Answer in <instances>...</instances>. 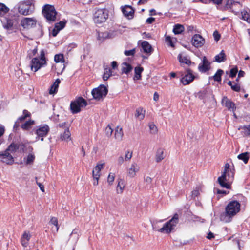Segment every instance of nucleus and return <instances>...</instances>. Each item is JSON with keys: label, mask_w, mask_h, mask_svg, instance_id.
<instances>
[{"label": "nucleus", "mask_w": 250, "mask_h": 250, "mask_svg": "<svg viewBox=\"0 0 250 250\" xmlns=\"http://www.w3.org/2000/svg\"><path fill=\"white\" fill-rule=\"evenodd\" d=\"M60 82L61 81L59 79H57L55 80L50 88L49 93L50 94H53L57 92L59 84L60 83Z\"/></svg>", "instance_id": "obj_29"}, {"label": "nucleus", "mask_w": 250, "mask_h": 250, "mask_svg": "<svg viewBox=\"0 0 250 250\" xmlns=\"http://www.w3.org/2000/svg\"><path fill=\"white\" fill-rule=\"evenodd\" d=\"M231 88L234 91L236 92H239L240 90V86L239 85L237 84H235L234 85H233Z\"/></svg>", "instance_id": "obj_58"}, {"label": "nucleus", "mask_w": 250, "mask_h": 250, "mask_svg": "<svg viewBox=\"0 0 250 250\" xmlns=\"http://www.w3.org/2000/svg\"><path fill=\"white\" fill-rule=\"evenodd\" d=\"M122 11L124 16L129 19L133 18L134 13V10L131 6L125 5L122 7Z\"/></svg>", "instance_id": "obj_18"}, {"label": "nucleus", "mask_w": 250, "mask_h": 250, "mask_svg": "<svg viewBox=\"0 0 250 250\" xmlns=\"http://www.w3.org/2000/svg\"><path fill=\"white\" fill-rule=\"evenodd\" d=\"M113 131V130L111 127V126L109 125H108L105 129V132L106 135L108 137H110L112 134Z\"/></svg>", "instance_id": "obj_48"}, {"label": "nucleus", "mask_w": 250, "mask_h": 250, "mask_svg": "<svg viewBox=\"0 0 250 250\" xmlns=\"http://www.w3.org/2000/svg\"><path fill=\"white\" fill-rule=\"evenodd\" d=\"M222 104L229 110L233 111L235 104L227 97H224L222 100Z\"/></svg>", "instance_id": "obj_20"}, {"label": "nucleus", "mask_w": 250, "mask_h": 250, "mask_svg": "<svg viewBox=\"0 0 250 250\" xmlns=\"http://www.w3.org/2000/svg\"><path fill=\"white\" fill-rule=\"evenodd\" d=\"M238 159L242 160L245 164H247L249 159V153L248 152L240 154L237 156Z\"/></svg>", "instance_id": "obj_33"}, {"label": "nucleus", "mask_w": 250, "mask_h": 250, "mask_svg": "<svg viewBox=\"0 0 250 250\" xmlns=\"http://www.w3.org/2000/svg\"><path fill=\"white\" fill-rule=\"evenodd\" d=\"M34 121L30 120L22 124L21 127L24 130H28L31 128V125H34Z\"/></svg>", "instance_id": "obj_38"}, {"label": "nucleus", "mask_w": 250, "mask_h": 250, "mask_svg": "<svg viewBox=\"0 0 250 250\" xmlns=\"http://www.w3.org/2000/svg\"><path fill=\"white\" fill-rule=\"evenodd\" d=\"M242 19L250 23V15L247 11L242 12Z\"/></svg>", "instance_id": "obj_46"}, {"label": "nucleus", "mask_w": 250, "mask_h": 250, "mask_svg": "<svg viewBox=\"0 0 250 250\" xmlns=\"http://www.w3.org/2000/svg\"><path fill=\"white\" fill-rule=\"evenodd\" d=\"M132 156V152H130L129 151L125 152V160L126 161L130 160L131 159Z\"/></svg>", "instance_id": "obj_54"}, {"label": "nucleus", "mask_w": 250, "mask_h": 250, "mask_svg": "<svg viewBox=\"0 0 250 250\" xmlns=\"http://www.w3.org/2000/svg\"><path fill=\"white\" fill-rule=\"evenodd\" d=\"M192 44L195 47H200L205 43L204 39L199 34L194 35L192 38Z\"/></svg>", "instance_id": "obj_12"}, {"label": "nucleus", "mask_w": 250, "mask_h": 250, "mask_svg": "<svg viewBox=\"0 0 250 250\" xmlns=\"http://www.w3.org/2000/svg\"><path fill=\"white\" fill-rule=\"evenodd\" d=\"M149 127L150 129V130L151 131V133L152 134H155L157 132V128L156 126L154 124H150L149 125Z\"/></svg>", "instance_id": "obj_51"}, {"label": "nucleus", "mask_w": 250, "mask_h": 250, "mask_svg": "<svg viewBox=\"0 0 250 250\" xmlns=\"http://www.w3.org/2000/svg\"><path fill=\"white\" fill-rule=\"evenodd\" d=\"M155 19L154 18H148V19H146V22L148 24H151L155 21Z\"/></svg>", "instance_id": "obj_62"}, {"label": "nucleus", "mask_w": 250, "mask_h": 250, "mask_svg": "<svg viewBox=\"0 0 250 250\" xmlns=\"http://www.w3.org/2000/svg\"><path fill=\"white\" fill-rule=\"evenodd\" d=\"M37 53V48L36 47L33 50H31L30 52L28 53V56L30 58L31 57L35 56Z\"/></svg>", "instance_id": "obj_56"}, {"label": "nucleus", "mask_w": 250, "mask_h": 250, "mask_svg": "<svg viewBox=\"0 0 250 250\" xmlns=\"http://www.w3.org/2000/svg\"><path fill=\"white\" fill-rule=\"evenodd\" d=\"M207 91L206 90H204L202 92H200L198 93L199 98L201 99H204Z\"/></svg>", "instance_id": "obj_61"}, {"label": "nucleus", "mask_w": 250, "mask_h": 250, "mask_svg": "<svg viewBox=\"0 0 250 250\" xmlns=\"http://www.w3.org/2000/svg\"><path fill=\"white\" fill-rule=\"evenodd\" d=\"M36 22L33 18H24L21 21V24L24 28H30L35 26Z\"/></svg>", "instance_id": "obj_10"}, {"label": "nucleus", "mask_w": 250, "mask_h": 250, "mask_svg": "<svg viewBox=\"0 0 250 250\" xmlns=\"http://www.w3.org/2000/svg\"><path fill=\"white\" fill-rule=\"evenodd\" d=\"M143 68L141 66H137L135 68V75L133 78L134 80H139L141 79V73L143 71Z\"/></svg>", "instance_id": "obj_28"}, {"label": "nucleus", "mask_w": 250, "mask_h": 250, "mask_svg": "<svg viewBox=\"0 0 250 250\" xmlns=\"http://www.w3.org/2000/svg\"><path fill=\"white\" fill-rule=\"evenodd\" d=\"M166 41L168 43V45L171 47H174L173 43L172 42L171 38L170 36H167L166 37Z\"/></svg>", "instance_id": "obj_57"}, {"label": "nucleus", "mask_w": 250, "mask_h": 250, "mask_svg": "<svg viewBox=\"0 0 250 250\" xmlns=\"http://www.w3.org/2000/svg\"><path fill=\"white\" fill-rule=\"evenodd\" d=\"M45 63V52L43 50H42L40 52V58L35 57L32 59L30 63L31 69L36 72Z\"/></svg>", "instance_id": "obj_3"}, {"label": "nucleus", "mask_w": 250, "mask_h": 250, "mask_svg": "<svg viewBox=\"0 0 250 250\" xmlns=\"http://www.w3.org/2000/svg\"><path fill=\"white\" fill-rule=\"evenodd\" d=\"M79 231L77 229H75L73 230L71 233L70 235L69 240L72 241L73 242H76L79 237Z\"/></svg>", "instance_id": "obj_27"}, {"label": "nucleus", "mask_w": 250, "mask_h": 250, "mask_svg": "<svg viewBox=\"0 0 250 250\" xmlns=\"http://www.w3.org/2000/svg\"><path fill=\"white\" fill-rule=\"evenodd\" d=\"M19 148V145L18 144H15V143H13L11 144L8 146V147L5 150V151L7 152H9V151L12 152H15L17 150H18Z\"/></svg>", "instance_id": "obj_35"}, {"label": "nucleus", "mask_w": 250, "mask_h": 250, "mask_svg": "<svg viewBox=\"0 0 250 250\" xmlns=\"http://www.w3.org/2000/svg\"><path fill=\"white\" fill-rule=\"evenodd\" d=\"M0 157H1V161L6 164L11 165L14 162V158L9 152L5 151L0 152Z\"/></svg>", "instance_id": "obj_13"}, {"label": "nucleus", "mask_w": 250, "mask_h": 250, "mask_svg": "<svg viewBox=\"0 0 250 250\" xmlns=\"http://www.w3.org/2000/svg\"><path fill=\"white\" fill-rule=\"evenodd\" d=\"M145 114V110L143 108H138L136 110V114L135 115L136 117L139 118L140 120L144 119Z\"/></svg>", "instance_id": "obj_36"}, {"label": "nucleus", "mask_w": 250, "mask_h": 250, "mask_svg": "<svg viewBox=\"0 0 250 250\" xmlns=\"http://www.w3.org/2000/svg\"><path fill=\"white\" fill-rule=\"evenodd\" d=\"M186 73L185 75L181 79V82L184 85L189 84L195 78V76L193 75L192 71L190 69H188L186 70Z\"/></svg>", "instance_id": "obj_11"}, {"label": "nucleus", "mask_w": 250, "mask_h": 250, "mask_svg": "<svg viewBox=\"0 0 250 250\" xmlns=\"http://www.w3.org/2000/svg\"><path fill=\"white\" fill-rule=\"evenodd\" d=\"M124 133L122 128L118 126L115 130L114 136L116 140L121 141L123 136Z\"/></svg>", "instance_id": "obj_30"}, {"label": "nucleus", "mask_w": 250, "mask_h": 250, "mask_svg": "<svg viewBox=\"0 0 250 250\" xmlns=\"http://www.w3.org/2000/svg\"><path fill=\"white\" fill-rule=\"evenodd\" d=\"M34 0H26L20 1L15 7L18 12L23 15H28L34 10Z\"/></svg>", "instance_id": "obj_2"}, {"label": "nucleus", "mask_w": 250, "mask_h": 250, "mask_svg": "<svg viewBox=\"0 0 250 250\" xmlns=\"http://www.w3.org/2000/svg\"><path fill=\"white\" fill-rule=\"evenodd\" d=\"M133 67L132 66L127 63V62H123L122 63V73H124L126 74H128L130 72L132 71Z\"/></svg>", "instance_id": "obj_32"}, {"label": "nucleus", "mask_w": 250, "mask_h": 250, "mask_svg": "<svg viewBox=\"0 0 250 250\" xmlns=\"http://www.w3.org/2000/svg\"><path fill=\"white\" fill-rule=\"evenodd\" d=\"M70 137L71 133L69 128L66 127V128H65L63 133L60 135V139L62 141H66V142H68L71 140Z\"/></svg>", "instance_id": "obj_22"}, {"label": "nucleus", "mask_w": 250, "mask_h": 250, "mask_svg": "<svg viewBox=\"0 0 250 250\" xmlns=\"http://www.w3.org/2000/svg\"><path fill=\"white\" fill-rule=\"evenodd\" d=\"M35 157L33 154H29L26 158H24L25 163L26 165H30L33 163L35 160Z\"/></svg>", "instance_id": "obj_37"}, {"label": "nucleus", "mask_w": 250, "mask_h": 250, "mask_svg": "<svg viewBox=\"0 0 250 250\" xmlns=\"http://www.w3.org/2000/svg\"><path fill=\"white\" fill-rule=\"evenodd\" d=\"M111 75V71L110 68H107L104 69V74L103 76V79L104 81H106Z\"/></svg>", "instance_id": "obj_40"}, {"label": "nucleus", "mask_w": 250, "mask_h": 250, "mask_svg": "<svg viewBox=\"0 0 250 250\" xmlns=\"http://www.w3.org/2000/svg\"><path fill=\"white\" fill-rule=\"evenodd\" d=\"M224 72L221 69H218L215 75L213 76L215 81L220 82L221 81V76Z\"/></svg>", "instance_id": "obj_39"}, {"label": "nucleus", "mask_w": 250, "mask_h": 250, "mask_svg": "<svg viewBox=\"0 0 250 250\" xmlns=\"http://www.w3.org/2000/svg\"><path fill=\"white\" fill-rule=\"evenodd\" d=\"M210 62L207 60L206 56H204L202 59V63L198 66L199 70L201 72H206L210 69Z\"/></svg>", "instance_id": "obj_14"}, {"label": "nucleus", "mask_w": 250, "mask_h": 250, "mask_svg": "<svg viewBox=\"0 0 250 250\" xmlns=\"http://www.w3.org/2000/svg\"><path fill=\"white\" fill-rule=\"evenodd\" d=\"M42 13L48 21H54L55 20L57 12L54 6L48 4L44 5Z\"/></svg>", "instance_id": "obj_8"}, {"label": "nucleus", "mask_w": 250, "mask_h": 250, "mask_svg": "<svg viewBox=\"0 0 250 250\" xmlns=\"http://www.w3.org/2000/svg\"><path fill=\"white\" fill-rule=\"evenodd\" d=\"M243 130V135L245 136H250V125H245L241 127Z\"/></svg>", "instance_id": "obj_44"}, {"label": "nucleus", "mask_w": 250, "mask_h": 250, "mask_svg": "<svg viewBox=\"0 0 250 250\" xmlns=\"http://www.w3.org/2000/svg\"><path fill=\"white\" fill-rule=\"evenodd\" d=\"M9 11V8L3 3H0V12L6 13Z\"/></svg>", "instance_id": "obj_49"}, {"label": "nucleus", "mask_w": 250, "mask_h": 250, "mask_svg": "<svg viewBox=\"0 0 250 250\" xmlns=\"http://www.w3.org/2000/svg\"><path fill=\"white\" fill-rule=\"evenodd\" d=\"M237 72H238V69L236 67L232 68L230 71V75H229L230 77H231L232 78H234L236 76Z\"/></svg>", "instance_id": "obj_50"}, {"label": "nucleus", "mask_w": 250, "mask_h": 250, "mask_svg": "<svg viewBox=\"0 0 250 250\" xmlns=\"http://www.w3.org/2000/svg\"><path fill=\"white\" fill-rule=\"evenodd\" d=\"M139 171V167L137 164L135 163L132 164L131 167L128 170V175L131 177H134L136 175V173Z\"/></svg>", "instance_id": "obj_23"}, {"label": "nucleus", "mask_w": 250, "mask_h": 250, "mask_svg": "<svg viewBox=\"0 0 250 250\" xmlns=\"http://www.w3.org/2000/svg\"><path fill=\"white\" fill-rule=\"evenodd\" d=\"M115 175L114 174L110 173L107 178V182L110 185H112L114 181Z\"/></svg>", "instance_id": "obj_52"}, {"label": "nucleus", "mask_w": 250, "mask_h": 250, "mask_svg": "<svg viewBox=\"0 0 250 250\" xmlns=\"http://www.w3.org/2000/svg\"><path fill=\"white\" fill-rule=\"evenodd\" d=\"M184 30V27L181 24H176L174 25L173 31L175 34H179L182 33Z\"/></svg>", "instance_id": "obj_34"}, {"label": "nucleus", "mask_w": 250, "mask_h": 250, "mask_svg": "<svg viewBox=\"0 0 250 250\" xmlns=\"http://www.w3.org/2000/svg\"><path fill=\"white\" fill-rule=\"evenodd\" d=\"M60 31V30L59 29L55 28V26H54V28H53V29L52 31L51 34L53 37H55L57 36V35L58 34V32Z\"/></svg>", "instance_id": "obj_60"}, {"label": "nucleus", "mask_w": 250, "mask_h": 250, "mask_svg": "<svg viewBox=\"0 0 250 250\" xmlns=\"http://www.w3.org/2000/svg\"><path fill=\"white\" fill-rule=\"evenodd\" d=\"M118 183L117 186V190L118 191L119 189L120 190V193H122L124 188V181L121 179H118ZM119 193V192H118Z\"/></svg>", "instance_id": "obj_42"}, {"label": "nucleus", "mask_w": 250, "mask_h": 250, "mask_svg": "<svg viewBox=\"0 0 250 250\" xmlns=\"http://www.w3.org/2000/svg\"><path fill=\"white\" fill-rule=\"evenodd\" d=\"M105 165L104 162L102 163H98L93 168L92 171V176L93 179H99L100 176V171Z\"/></svg>", "instance_id": "obj_17"}, {"label": "nucleus", "mask_w": 250, "mask_h": 250, "mask_svg": "<svg viewBox=\"0 0 250 250\" xmlns=\"http://www.w3.org/2000/svg\"><path fill=\"white\" fill-rule=\"evenodd\" d=\"M30 113L26 110H24L23 111V115L20 117L17 120L19 122L23 121L27 117L30 116Z\"/></svg>", "instance_id": "obj_41"}, {"label": "nucleus", "mask_w": 250, "mask_h": 250, "mask_svg": "<svg viewBox=\"0 0 250 250\" xmlns=\"http://www.w3.org/2000/svg\"><path fill=\"white\" fill-rule=\"evenodd\" d=\"M141 47L143 50V52L147 54L150 55L153 51V48L152 46L147 41H144L141 42Z\"/></svg>", "instance_id": "obj_19"}, {"label": "nucleus", "mask_w": 250, "mask_h": 250, "mask_svg": "<svg viewBox=\"0 0 250 250\" xmlns=\"http://www.w3.org/2000/svg\"><path fill=\"white\" fill-rule=\"evenodd\" d=\"M240 204L237 201L230 202L225 208V211L220 216L221 220L229 222L231 218L240 211Z\"/></svg>", "instance_id": "obj_1"}, {"label": "nucleus", "mask_w": 250, "mask_h": 250, "mask_svg": "<svg viewBox=\"0 0 250 250\" xmlns=\"http://www.w3.org/2000/svg\"><path fill=\"white\" fill-rule=\"evenodd\" d=\"M222 0H210V2H212L214 4L219 5L221 4Z\"/></svg>", "instance_id": "obj_64"}, {"label": "nucleus", "mask_w": 250, "mask_h": 250, "mask_svg": "<svg viewBox=\"0 0 250 250\" xmlns=\"http://www.w3.org/2000/svg\"><path fill=\"white\" fill-rule=\"evenodd\" d=\"M87 105L86 101L83 97H79L71 102L70 108L73 114H76L81 111V107L86 106Z\"/></svg>", "instance_id": "obj_4"}, {"label": "nucleus", "mask_w": 250, "mask_h": 250, "mask_svg": "<svg viewBox=\"0 0 250 250\" xmlns=\"http://www.w3.org/2000/svg\"><path fill=\"white\" fill-rule=\"evenodd\" d=\"M218 182L222 187L227 189H229L230 188V185L228 182L227 175L225 171H224L222 175L218 177Z\"/></svg>", "instance_id": "obj_15"}, {"label": "nucleus", "mask_w": 250, "mask_h": 250, "mask_svg": "<svg viewBox=\"0 0 250 250\" xmlns=\"http://www.w3.org/2000/svg\"><path fill=\"white\" fill-rule=\"evenodd\" d=\"M213 37H214V40L216 41H218L220 40V34L219 33V32L217 31H215L214 32H213Z\"/></svg>", "instance_id": "obj_55"}, {"label": "nucleus", "mask_w": 250, "mask_h": 250, "mask_svg": "<svg viewBox=\"0 0 250 250\" xmlns=\"http://www.w3.org/2000/svg\"><path fill=\"white\" fill-rule=\"evenodd\" d=\"M50 131V128L47 125H41L36 130L35 133L37 135L36 138L40 139L43 141L44 137H46Z\"/></svg>", "instance_id": "obj_9"}, {"label": "nucleus", "mask_w": 250, "mask_h": 250, "mask_svg": "<svg viewBox=\"0 0 250 250\" xmlns=\"http://www.w3.org/2000/svg\"><path fill=\"white\" fill-rule=\"evenodd\" d=\"M215 61L217 62H224L226 60V56L224 50H222L221 52L218 55H216L214 57Z\"/></svg>", "instance_id": "obj_31"}, {"label": "nucleus", "mask_w": 250, "mask_h": 250, "mask_svg": "<svg viewBox=\"0 0 250 250\" xmlns=\"http://www.w3.org/2000/svg\"><path fill=\"white\" fill-rule=\"evenodd\" d=\"M108 17V12L106 9H98L94 14V21L96 23L104 22Z\"/></svg>", "instance_id": "obj_7"}, {"label": "nucleus", "mask_w": 250, "mask_h": 250, "mask_svg": "<svg viewBox=\"0 0 250 250\" xmlns=\"http://www.w3.org/2000/svg\"><path fill=\"white\" fill-rule=\"evenodd\" d=\"M66 23V21H61L59 22L56 23L55 24V28H58V29L61 30L65 27Z\"/></svg>", "instance_id": "obj_45"}, {"label": "nucleus", "mask_w": 250, "mask_h": 250, "mask_svg": "<svg viewBox=\"0 0 250 250\" xmlns=\"http://www.w3.org/2000/svg\"><path fill=\"white\" fill-rule=\"evenodd\" d=\"M165 155L164 150L162 148H159L157 149L155 155V160L157 163L161 162L165 158Z\"/></svg>", "instance_id": "obj_25"}, {"label": "nucleus", "mask_w": 250, "mask_h": 250, "mask_svg": "<svg viewBox=\"0 0 250 250\" xmlns=\"http://www.w3.org/2000/svg\"><path fill=\"white\" fill-rule=\"evenodd\" d=\"M31 237V235L29 232L25 231L22 234L21 243L22 246L26 247L28 244V241H29Z\"/></svg>", "instance_id": "obj_21"}, {"label": "nucleus", "mask_w": 250, "mask_h": 250, "mask_svg": "<svg viewBox=\"0 0 250 250\" xmlns=\"http://www.w3.org/2000/svg\"><path fill=\"white\" fill-rule=\"evenodd\" d=\"M50 222L56 227V231L57 232L59 229L57 218L55 217H52L50 220Z\"/></svg>", "instance_id": "obj_47"}, {"label": "nucleus", "mask_w": 250, "mask_h": 250, "mask_svg": "<svg viewBox=\"0 0 250 250\" xmlns=\"http://www.w3.org/2000/svg\"><path fill=\"white\" fill-rule=\"evenodd\" d=\"M136 52V50L135 48L130 50H125L124 52V54L126 56H133Z\"/></svg>", "instance_id": "obj_53"}, {"label": "nucleus", "mask_w": 250, "mask_h": 250, "mask_svg": "<svg viewBox=\"0 0 250 250\" xmlns=\"http://www.w3.org/2000/svg\"><path fill=\"white\" fill-rule=\"evenodd\" d=\"M54 61L56 62H64V57L63 54H56L54 56Z\"/></svg>", "instance_id": "obj_43"}, {"label": "nucleus", "mask_w": 250, "mask_h": 250, "mask_svg": "<svg viewBox=\"0 0 250 250\" xmlns=\"http://www.w3.org/2000/svg\"><path fill=\"white\" fill-rule=\"evenodd\" d=\"M35 179L36 180V183L39 187L41 190L42 191V192H44V188L43 185L41 183H39L37 181V177H35Z\"/></svg>", "instance_id": "obj_59"}, {"label": "nucleus", "mask_w": 250, "mask_h": 250, "mask_svg": "<svg viewBox=\"0 0 250 250\" xmlns=\"http://www.w3.org/2000/svg\"><path fill=\"white\" fill-rule=\"evenodd\" d=\"M19 122H19L18 120H17V121L15 122V124H14V126H13V129H14V130L16 131V130L18 129V128H19V125H19Z\"/></svg>", "instance_id": "obj_63"}, {"label": "nucleus", "mask_w": 250, "mask_h": 250, "mask_svg": "<svg viewBox=\"0 0 250 250\" xmlns=\"http://www.w3.org/2000/svg\"><path fill=\"white\" fill-rule=\"evenodd\" d=\"M16 23L17 21L16 20L14 21L12 19H6V22L4 23L3 25L4 28L7 30H12L14 25Z\"/></svg>", "instance_id": "obj_24"}, {"label": "nucleus", "mask_w": 250, "mask_h": 250, "mask_svg": "<svg viewBox=\"0 0 250 250\" xmlns=\"http://www.w3.org/2000/svg\"><path fill=\"white\" fill-rule=\"evenodd\" d=\"M107 93V88L103 84L93 89L91 92L93 98L98 101L103 100L106 96Z\"/></svg>", "instance_id": "obj_6"}, {"label": "nucleus", "mask_w": 250, "mask_h": 250, "mask_svg": "<svg viewBox=\"0 0 250 250\" xmlns=\"http://www.w3.org/2000/svg\"><path fill=\"white\" fill-rule=\"evenodd\" d=\"M114 32H98V40L101 42H103L104 40L107 39H110L114 36Z\"/></svg>", "instance_id": "obj_16"}, {"label": "nucleus", "mask_w": 250, "mask_h": 250, "mask_svg": "<svg viewBox=\"0 0 250 250\" xmlns=\"http://www.w3.org/2000/svg\"><path fill=\"white\" fill-rule=\"evenodd\" d=\"M178 59L181 64H186L190 65L191 64H194L190 60L188 59L186 57L182 56L181 54H179L178 56Z\"/></svg>", "instance_id": "obj_26"}, {"label": "nucleus", "mask_w": 250, "mask_h": 250, "mask_svg": "<svg viewBox=\"0 0 250 250\" xmlns=\"http://www.w3.org/2000/svg\"><path fill=\"white\" fill-rule=\"evenodd\" d=\"M179 221V215L175 213L173 217L168 222L164 224L163 227L158 231L161 232L169 233L174 229V227L178 224Z\"/></svg>", "instance_id": "obj_5"}]
</instances>
